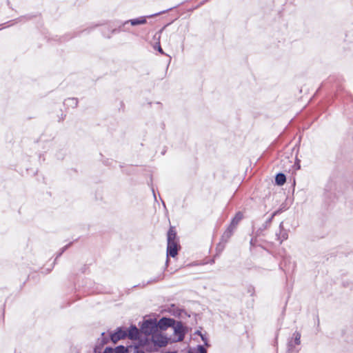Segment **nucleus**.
I'll return each mask as SVG.
<instances>
[{"label":"nucleus","instance_id":"16","mask_svg":"<svg viewBox=\"0 0 353 353\" xmlns=\"http://www.w3.org/2000/svg\"><path fill=\"white\" fill-rule=\"evenodd\" d=\"M127 351V347L123 345L117 346L114 350L112 349V353H126Z\"/></svg>","mask_w":353,"mask_h":353},{"label":"nucleus","instance_id":"13","mask_svg":"<svg viewBox=\"0 0 353 353\" xmlns=\"http://www.w3.org/2000/svg\"><path fill=\"white\" fill-rule=\"evenodd\" d=\"M164 274L163 272H161L159 274H158L157 276H155L153 279H151L150 280L148 281L146 283H143L142 284V287H145L147 285L157 283L159 281H161L163 279Z\"/></svg>","mask_w":353,"mask_h":353},{"label":"nucleus","instance_id":"3","mask_svg":"<svg viewBox=\"0 0 353 353\" xmlns=\"http://www.w3.org/2000/svg\"><path fill=\"white\" fill-rule=\"evenodd\" d=\"M174 325L172 326L174 334L176 336V341H181L183 340L186 329L181 321H175Z\"/></svg>","mask_w":353,"mask_h":353},{"label":"nucleus","instance_id":"1","mask_svg":"<svg viewBox=\"0 0 353 353\" xmlns=\"http://www.w3.org/2000/svg\"><path fill=\"white\" fill-rule=\"evenodd\" d=\"M180 249L179 239L174 227L170 226L167 233V259L166 265L169 261V256L175 257Z\"/></svg>","mask_w":353,"mask_h":353},{"label":"nucleus","instance_id":"9","mask_svg":"<svg viewBox=\"0 0 353 353\" xmlns=\"http://www.w3.org/2000/svg\"><path fill=\"white\" fill-rule=\"evenodd\" d=\"M276 240L279 241L280 243L288 238V231L283 228V222H281L279 225V233H276Z\"/></svg>","mask_w":353,"mask_h":353},{"label":"nucleus","instance_id":"24","mask_svg":"<svg viewBox=\"0 0 353 353\" xmlns=\"http://www.w3.org/2000/svg\"><path fill=\"white\" fill-rule=\"evenodd\" d=\"M162 203H163V206L165 207V204L163 200H162Z\"/></svg>","mask_w":353,"mask_h":353},{"label":"nucleus","instance_id":"4","mask_svg":"<svg viewBox=\"0 0 353 353\" xmlns=\"http://www.w3.org/2000/svg\"><path fill=\"white\" fill-rule=\"evenodd\" d=\"M109 337L113 343H116L119 340L127 338L126 330L122 327H117L113 332L110 333Z\"/></svg>","mask_w":353,"mask_h":353},{"label":"nucleus","instance_id":"20","mask_svg":"<svg viewBox=\"0 0 353 353\" xmlns=\"http://www.w3.org/2000/svg\"><path fill=\"white\" fill-rule=\"evenodd\" d=\"M171 10V8L168 9V10H167V11H168V10ZM165 12H166V10H164V11H162V12H158V13H156V14H154L149 15V16H148L147 17H148V18H151V17H154V16L159 15V14H162V13H165Z\"/></svg>","mask_w":353,"mask_h":353},{"label":"nucleus","instance_id":"23","mask_svg":"<svg viewBox=\"0 0 353 353\" xmlns=\"http://www.w3.org/2000/svg\"><path fill=\"white\" fill-rule=\"evenodd\" d=\"M165 353H177V352L174 351V352H166Z\"/></svg>","mask_w":353,"mask_h":353},{"label":"nucleus","instance_id":"6","mask_svg":"<svg viewBox=\"0 0 353 353\" xmlns=\"http://www.w3.org/2000/svg\"><path fill=\"white\" fill-rule=\"evenodd\" d=\"M176 320L172 318L162 317L159 319L157 324V329L159 328L161 330H165L168 327H172L174 325Z\"/></svg>","mask_w":353,"mask_h":353},{"label":"nucleus","instance_id":"22","mask_svg":"<svg viewBox=\"0 0 353 353\" xmlns=\"http://www.w3.org/2000/svg\"><path fill=\"white\" fill-rule=\"evenodd\" d=\"M276 214V212H274L273 214L272 215V216L268 219V220L266 221V224H270L273 219V217L274 216V215Z\"/></svg>","mask_w":353,"mask_h":353},{"label":"nucleus","instance_id":"21","mask_svg":"<svg viewBox=\"0 0 353 353\" xmlns=\"http://www.w3.org/2000/svg\"><path fill=\"white\" fill-rule=\"evenodd\" d=\"M133 353H145L143 350L135 347Z\"/></svg>","mask_w":353,"mask_h":353},{"label":"nucleus","instance_id":"7","mask_svg":"<svg viewBox=\"0 0 353 353\" xmlns=\"http://www.w3.org/2000/svg\"><path fill=\"white\" fill-rule=\"evenodd\" d=\"M293 336L294 337V339H291L288 343V350L291 353H294L295 352L294 350V345H299L301 343V333L299 332H295Z\"/></svg>","mask_w":353,"mask_h":353},{"label":"nucleus","instance_id":"15","mask_svg":"<svg viewBox=\"0 0 353 353\" xmlns=\"http://www.w3.org/2000/svg\"><path fill=\"white\" fill-rule=\"evenodd\" d=\"M64 104L72 108H75L78 105V100L77 98H68L65 100Z\"/></svg>","mask_w":353,"mask_h":353},{"label":"nucleus","instance_id":"17","mask_svg":"<svg viewBox=\"0 0 353 353\" xmlns=\"http://www.w3.org/2000/svg\"><path fill=\"white\" fill-rule=\"evenodd\" d=\"M71 244L72 243H70L68 245H65L63 248H62L61 251L57 254V258L61 256L62 254L70 246Z\"/></svg>","mask_w":353,"mask_h":353},{"label":"nucleus","instance_id":"12","mask_svg":"<svg viewBox=\"0 0 353 353\" xmlns=\"http://www.w3.org/2000/svg\"><path fill=\"white\" fill-rule=\"evenodd\" d=\"M243 217V213L241 212H238L235 214L234 217L232 219L230 226L231 228H233L234 229H236V226L238 225L239 223L242 220Z\"/></svg>","mask_w":353,"mask_h":353},{"label":"nucleus","instance_id":"2","mask_svg":"<svg viewBox=\"0 0 353 353\" xmlns=\"http://www.w3.org/2000/svg\"><path fill=\"white\" fill-rule=\"evenodd\" d=\"M157 330V322L152 319L144 321L140 328V331L145 335H152Z\"/></svg>","mask_w":353,"mask_h":353},{"label":"nucleus","instance_id":"11","mask_svg":"<svg viewBox=\"0 0 353 353\" xmlns=\"http://www.w3.org/2000/svg\"><path fill=\"white\" fill-rule=\"evenodd\" d=\"M235 229L233 228H231L230 225L228 227V228L225 230V231L223 232L222 236H221V241L224 243H227L230 238L232 236V235L234 233V231Z\"/></svg>","mask_w":353,"mask_h":353},{"label":"nucleus","instance_id":"10","mask_svg":"<svg viewBox=\"0 0 353 353\" xmlns=\"http://www.w3.org/2000/svg\"><path fill=\"white\" fill-rule=\"evenodd\" d=\"M146 17H141L137 19H130L128 21H125L123 23V26L124 27L126 24L130 23L132 26H135L138 25H142L146 23Z\"/></svg>","mask_w":353,"mask_h":353},{"label":"nucleus","instance_id":"5","mask_svg":"<svg viewBox=\"0 0 353 353\" xmlns=\"http://www.w3.org/2000/svg\"><path fill=\"white\" fill-rule=\"evenodd\" d=\"M152 341L155 345L159 347H163L167 345L168 341V338L161 334L157 333V332L152 335Z\"/></svg>","mask_w":353,"mask_h":353},{"label":"nucleus","instance_id":"8","mask_svg":"<svg viewBox=\"0 0 353 353\" xmlns=\"http://www.w3.org/2000/svg\"><path fill=\"white\" fill-rule=\"evenodd\" d=\"M126 330L127 337L131 340H137L139 338V332H141L136 325H132Z\"/></svg>","mask_w":353,"mask_h":353},{"label":"nucleus","instance_id":"14","mask_svg":"<svg viewBox=\"0 0 353 353\" xmlns=\"http://www.w3.org/2000/svg\"><path fill=\"white\" fill-rule=\"evenodd\" d=\"M286 181V176L283 173H278L275 176V183L278 185H283Z\"/></svg>","mask_w":353,"mask_h":353},{"label":"nucleus","instance_id":"19","mask_svg":"<svg viewBox=\"0 0 353 353\" xmlns=\"http://www.w3.org/2000/svg\"><path fill=\"white\" fill-rule=\"evenodd\" d=\"M101 336H102V337H101V345H104V344L107 343L108 342V341H109V340H108V339H107V338L105 336V333H104V332H103V333L101 334Z\"/></svg>","mask_w":353,"mask_h":353},{"label":"nucleus","instance_id":"18","mask_svg":"<svg viewBox=\"0 0 353 353\" xmlns=\"http://www.w3.org/2000/svg\"><path fill=\"white\" fill-rule=\"evenodd\" d=\"M154 48L157 49L161 54H165V52H163V49L161 48L159 42L157 43V44L154 46Z\"/></svg>","mask_w":353,"mask_h":353}]
</instances>
